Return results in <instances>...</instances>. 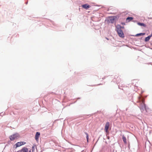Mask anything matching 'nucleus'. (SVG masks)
<instances>
[{
    "instance_id": "1",
    "label": "nucleus",
    "mask_w": 152,
    "mask_h": 152,
    "mask_svg": "<svg viewBox=\"0 0 152 152\" xmlns=\"http://www.w3.org/2000/svg\"><path fill=\"white\" fill-rule=\"evenodd\" d=\"M117 31L118 34L119 36L123 38L124 37V35L123 33L122 30H121V28H124V27H121L120 25H117L116 26Z\"/></svg>"
},
{
    "instance_id": "2",
    "label": "nucleus",
    "mask_w": 152,
    "mask_h": 152,
    "mask_svg": "<svg viewBox=\"0 0 152 152\" xmlns=\"http://www.w3.org/2000/svg\"><path fill=\"white\" fill-rule=\"evenodd\" d=\"M19 137V134L16 133L11 135L10 137V138L11 141H13L18 139Z\"/></svg>"
},
{
    "instance_id": "3",
    "label": "nucleus",
    "mask_w": 152,
    "mask_h": 152,
    "mask_svg": "<svg viewBox=\"0 0 152 152\" xmlns=\"http://www.w3.org/2000/svg\"><path fill=\"white\" fill-rule=\"evenodd\" d=\"M110 123L109 122H107L105 125V128H104V131L106 132V133H108V130L109 128Z\"/></svg>"
},
{
    "instance_id": "4",
    "label": "nucleus",
    "mask_w": 152,
    "mask_h": 152,
    "mask_svg": "<svg viewBox=\"0 0 152 152\" xmlns=\"http://www.w3.org/2000/svg\"><path fill=\"white\" fill-rule=\"evenodd\" d=\"M28 149L26 147H24L20 151H18V152H28ZM28 152H31V150H29Z\"/></svg>"
},
{
    "instance_id": "5",
    "label": "nucleus",
    "mask_w": 152,
    "mask_h": 152,
    "mask_svg": "<svg viewBox=\"0 0 152 152\" xmlns=\"http://www.w3.org/2000/svg\"><path fill=\"white\" fill-rule=\"evenodd\" d=\"M26 142H17L15 145H16V147H18L26 144Z\"/></svg>"
},
{
    "instance_id": "6",
    "label": "nucleus",
    "mask_w": 152,
    "mask_h": 152,
    "mask_svg": "<svg viewBox=\"0 0 152 152\" xmlns=\"http://www.w3.org/2000/svg\"><path fill=\"white\" fill-rule=\"evenodd\" d=\"M140 107L141 109H143L144 108H145V104L143 99H142V103L140 105Z\"/></svg>"
},
{
    "instance_id": "7",
    "label": "nucleus",
    "mask_w": 152,
    "mask_h": 152,
    "mask_svg": "<svg viewBox=\"0 0 152 152\" xmlns=\"http://www.w3.org/2000/svg\"><path fill=\"white\" fill-rule=\"evenodd\" d=\"M40 135V133L39 132H37L36 133L35 136V139L37 141H38L39 140V138Z\"/></svg>"
},
{
    "instance_id": "8",
    "label": "nucleus",
    "mask_w": 152,
    "mask_h": 152,
    "mask_svg": "<svg viewBox=\"0 0 152 152\" xmlns=\"http://www.w3.org/2000/svg\"><path fill=\"white\" fill-rule=\"evenodd\" d=\"M82 6L83 8L86 10L88 9V8H90V6L87 4H83L82 5Z\"/></svg>"
},
{
    "instance_id": "9",
    "label": "nucleus",
    "mask_w": 152,
    "mask_h": 152,
    "mask_svg": "<svg viewBox=\"0 0 152 152\" xmlns=\"http://www.w3.org/2000/svg\"><path fill=\"white\" fill-rule=\"evenodd\" d=\"M152 36V34H151L150 35H149L148 37H146L145 39V41L146 42H148L149 41L151 38V37Z\"/></svg>"
},
{
    "instance_id": "10",
    "label": "nucleus",
    "mask_w": 152,
    "mask_h": 152,
    "mask_svg": "<svg viewBox=\"0 0 152 152\" xmlns=\"http://www.w3.org/2000/svg\"><path fill=\"white\" fill-rule=\"evenodd\" d=\"M115 19L114 17H111L110 18V21L112 23H113L114 22Z\"/></svg>"
},
{
    "instance_id": "11",
    "label": "nucleus",
    "mask_w": 152,
    "mask_h": 152,
    "mask_svg": "<svg viewBox=\"0 0 152 152\" xmlns=\"http://www.w3.org/2000/svg\"><path fill=\"white\" fill-rule=\"evenodd\" d=\"M133 19V18L132 17H128L126 19L127 22H129Z\"/></svg>"
},
{
    "instance_id": "12",
    "label": "nucleus",
    "mask_w": 152,
    "mask_h": 152,
    "mask_svg": "<svg viewBox=\"0 0 152 152\" xmlns=\"http://www.w3.org/2000/svg\"><path fill=\"white\" fill-rule=\"evenodd\" d=\"M122 139H123V141L124 143L125 144H126V143H127L126 139V137L124 135L123 136Z\"/></svg>"
},
{
    "instance_id": "13",
    "label": "nucleus",
    "mask_w": 152,
    "mask_h": 152,
    "mask_svg": "<svg viewBox=\"0 0 152 152\" xmlns=\"http://www.w3.org/2000/svg\"><path fill=\"white\" fill-rule=\"evenodd\" d=\"M137 24L140 26H143L144 27H145L146 26V25L142 23H138Z\"/></svg>"
},
{
    "instance_id": "14",
    "label": "nucleus",
    "mask_w": 152,
    "mask_h": 152,
    "mask_svg": "<svg viewBox=\"0 0 152 152\" xmlns=\"http://www.w3.org/2000/svg\"><path fill=\"white\" fill-rule=\"evenodd\" d=\"M85 134L86 135V138L87 139V141L88 142V134L86 132L85 133Z\"/></svg>"
},
{
    "instance_id": "15",
    "label": "nucleus",
    "mask_w": 152,
    "mask_h": 152,
    "mask_svg": "<svg viewBox=\"0 0 152 152\" xmlns=\"http://www.w3.org/2000/svg\"><path fill=\"white\" fill-rule=\"evenodd\" d=\"M145 33H141L139 34H140V35H145Z\"/></svg>"
},
{
    "instance_id": "16",
    "label": "nucleus",
    "mask_w": 152,
    "mask_h": 152,
    "mask_svg": "<svg viewBox=\"0 0 152 152\" xmlns=\"http://www.w3.org/2000/svg\"><path fill=\"white\" fill-rule=\"evenodd\" d=\"M136 35L137 36H141L140 34H137Z\"/></svg>"
},
{
    "instance_id": "17",
    "label": "nucleus",
    "mask_w": 152,
    "mask_h": 152,
    "mask_svg": "<svg viewBox=\"0 0 152 152\" xmlns=\"http://www.w3.org/2000/svg\"><path fill=\"white\" fill-rule=\"evenodd\" d=\"M34 148V146H33L32 147V149H33Z\"/></svg>"
},
{
    "instance_id": "18",
    "label": "nucleus",
    "mask_w": 152,
    "mask_h": 152,
    "mask_svg": "<svg viewBox=\"0 0 152 152\" xmlns=\"http://www.w3.org/2000/svg\"><path fill=\"white\" fill-rule=\"evenodd\" d=\"M106 39H107V40H108V39L107 38H106Z\"/></svg>"
}]
</instances>
